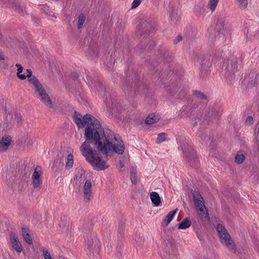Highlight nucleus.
Wrapping results in <instances>:
<instances>
[{
	"label": "nucleus",
	"mask_w": 259,
	"mask_h": 259,
	"mask_svg": "<svg viewBox=\"0 0 259 259\" xmlns=\"http://www.w3.org/2000/svg\"><path fill=\"white\" fill-rule=\"evenodd\" d=\"M74 121L79 128L87 125L84 136L88 141L82 144L80 150L82 155L95 170H104L109 165L99 156L97 151L93 150L89 142L93 143L99 152L106 155L111 152L118 154L123 153L125 146L121 138L109 129L103 128L99 121L92 115L87 114L82 117L75 113Z\"/></svg>",
	"instance_id": "1"
},
{
	"label": "nucleus",
	"mask_w": 259,
	"mask_h": 259,
	"mask_svg": "<svg viewBox=\"0 0 259 259\" xmlns=\"http://www.w3.org/2000/svg\"><path fill=\"white\" fill-rule=\"evenodd\" d=\"M16 66L17 67L18 78L21 80H25L28 78V81L32 85L34 96L46 106L51 108L52 102L49 95L39 80L35 76L32 75V71L30 69H26V73L21 74L23 71V67L18 63L16 64Z\"/></svg>",
	"instance_id": "2"
},
{
	"label": "nucleus",
	"mask_w": 259,
	"mask_h": 259,
	"mask_svg": "<svg viewBox=\"0 0 259 259\" xmlns=\"http://www.w3.org/2000/svg\"><path fill=\"white\" fill-rule=\"evenodd\" d=\"M217 230L222 243L229 249H235L234 241L225 227L221 224H218L217 226Z\"/></svg>",
	"instance_id": "3"
},
{
	"label": "nucleus",
	"mask_w": 259,
	"mask_h": 259,
	"mask_svg": "<svg viewBox=\"0 0 259 259\" xmlns=\"http://www.w3.org/2000/svg\"><path fill=\"white\" fill-rule=\"evenodd\" d=\"M193 197L195 206L198 214L200 215H207L208 214L207 210L205 207L204 200L201 195L198 192H194L193 193Z\"/></svg>",
	"instance_id": "4"
},
{
	"label": "nucleus",
	"mask_w": 259,
	"mask_h": 259,
	"mask_svg": "<svg viewBox=\"0 0 259 259\" xmlns=\"http://www.w3.org/2000/svg\"><path fill=\"white\" fill-rule=\"evenodd\" d=\"M42 172L41 168L37 166L31 176L32 185L34 189L39 190L41 188L42 180L41 179Z\"/></svg>",
	"instance_id": "5"
},
{
	"label": "nucleus",
	"mask_w": 259,
	"mask_h": 259,
	"mask_svg": "<svg viewBox=\"0 0 259 259\" xmlns=\"http://www.w3.org/2000/svg\"><path fill=\"white\" fill-rule=\"evenodd\" d=\"M226 73H234L238 69L237 58L231 56L224 63Z\"/></svg>",
	"instance_id": "6"
},
{
	"label": "nucleus",
	"mask_w": 259,
	"mask_h": 259,
	"mask_svg": "<svg viewBox=\"0 0 259 259\" xmlns=\"http://www.w3.org/2000/svg\"><path fill=\"white\" fill-rule=\"evenodd\" d=\"M10 241L13 248L18 253L21 252L23 250L22 245L19 239L15 234H10Z\"/></svg>",
	"instance_id": "7"
},
{
	"label": "nucleus",
	"mask_w": 259,
	"mask_h": 259,
	"mask_svg": "<svg viewBox=\"0 0 259 259\" xmlns=\"http://www.w3.org/2000/svg\"><path fill=\"white\" fill-rule=\"evenodd\" d=\"M246 80L252 87L259 82V70H252L246 77Z\"/></svg>",
	"instance_id": "8"
},
{
	"label": "nucleus",
	"mask_w": 259,
	"mask_h": 259,
	"mask_svg": "<svg viewBox=\"0 0 259 259\" xmlns=\"http://www.w3.org/2000/svg\"><path fill=\"white\" fill-rule=\"evenodd\" d=\"M92 183L90 180H87L83 186V197L85 201H90L92 194Z\"/></svg>",
	"instance_id": "9"
},
{
	"label": "nucleus",
	"mask_w": 259,
	"mask_h": 259,
	"mask_svg": "<svg viewBox=\"0 0 259 259\" xmlns=\"http://www.w3.org/2000/svg\"><path fill=\"white\" fill-rule=\"evenodd\" d=\"M11 136L9 135L4 136L0 140V152L7 150L11 144Z\"/></svg>",
	"instance_id": "10"
},
{
	"label": "nucleus",
	"mask_w": 259,
	"mask_h": 259,
	"mask_svg": "<svg viewBox=\"0 0 259 259\" xmlns=\"http://www.w3.org/2000/svg\"><path fill=\"white\" fill-rule=\"evenodd\" d=\"M4 116L5 127L7 129L12 128L13 127V114L6 111Z\"/></svg>",
	"instance_id": "11"
},
{
	"label": "nucleus",
	"mask_w": 259,
	"mask_h": 259,
	"mask_svg": "<svg viewBox=\"0 0 259 259\" xmlns=\"http://www.w3.org/2000/svg\"><path fill=\"white\" fill-rule=\"evenodd\" d=\"M150 199L152 204L155 206H158L161 204V199L159 194L155 192H152L150 194Z\"/></svg>",
	"instance_id": "12"
},
{
	"label": "nucleus",
	"mask_w": 259,
	"mask_h": 259,
	"mask_svg": "<svg viewBox=\"0 0 259 259\" xmlns=\"http://www.w3.org/2000/svg\"><path fill=\"white\" fill-rule=\"evenodd\" d=\"M178 209L176 208L172 211H170L165 217L163 220L162 224L165 226H167L171 221L176 213L178 211Z\"/></svg>",
	"instance_id": "13"
},
{
	"label": "nucleus",
	"mask_w": 259,
	"mask_h": 259,
	"mask_svg": "<svg viewBox=\"0 0 259 259\" xmlns=\"http://www.w3.org/2000/svg\"><path fill=\"white\" fill-rule=\"evenodd\" d=\"M22 236L25 241L29 244L32 243V239L29 233V230L26 228H22Z\"/></svg>",
	"instance_id": "14"
},
{
	"label": "nucleus",
	"mask_w": 259,
	"mask_h": 259,
	"mask_svg": "<svg viewBox=\"0 0 259 259\" xmlns=\"http://www.w3.org/2000/svg\"><path fill=\"white\" fill-rule=\"evenodd\" d=\"M245 158V152L242 151H239L235 157V162L237 164L243 163Z\"/></svg>",
	"instance_id": "15"
},
{
	"label": "nucleus",
	"mask_w": 259,
	"mask_h": 259,
	"mask_svg": "<svg viewBox=\"0 0 259 259\" xmlns=\"http://www.w3.org/2000/svg\"><path fill=\"white\" fill-rule=\"evenodd\" d=\"M13 127L18 126L22 123V117L21 115L18 113H15L13 114Z\"/></svg>",
	"instance_id": "16"
},
{
	"label": "nucleus",
	"mask_w": 259,
	"mask_h": 259,
	"mask_svg": "<svg viewBox=\"0 0 259 259\" xmlns=\"http://www.w3.org/2000/svg\"><path fill=\"white\" fill-rule=\"evenodd\" d=\"M159 120L158 116L153 114L149 115L145 119V122L147 124H151L157 122Z\"/></svg>",
	"instance_id": "17"
},
{
	"label": "nucleus",
	"mask_w": 259,
	"mask_h": 259,
	"mask_svg": "<svg viewBox=\"0 0 259 259\" xmlns=\"http://www.w3.org/2000/svg\"><path fill=\"white\" fill-rule=\"evenodd\" d=\"M191 224V221L188 218H185L179 224L178 229H186L189 228Z\"/></svg>",
	"instance_id": "18"
},
{
	"label": "nucleus",
	"mask_w": 259,
	"mask_h": 259,
	"mask_svg": "<svg viewBox=\"0 0 259 259\" xmlns=\"http://www.w3.org/2000/svg\"><path fill=\"white\" fill-rule=\"evenodd\" d=\"M10 7L13 10L19 13L23 12V10L25 9V7L24 6H22L19 4H17L14 2H12L11 3Z\"/></svg>",
	"instance_id": "19"
},
{
	"label": "nucleus",
	"mask_w": 259,
	"mask_h": 259,
	"mask_svg": "<svg viewBox=\"0 0 259 259\" xmlns=\"http://www.w3.org/2000/svg\"><path fill=\"white\" fill-rule=\"evenodd\" d=\"M73 156L72 154H69L66 158L65 167L66 169L71 168L73 164Z\"/></svg>",
	"instance_id": "20"
},
{
	"label": "nucleus",
	"mask_w": 259,
	"mask_h": 259,
	"mask_svg": "<svg viewBox=\"0 0 259 259\" xmlns=\"http://www.w3.org/2000/svg\"><path fill=\"white\" fill-rule=\"evenodd\" d=\"M136 175L137 168L136 167L132 166L131 169V180L133 184H136L137 182Z\"/></svg>",
	"instance_id": "21"
},
{
	"label": "nucleus",
	"mask_w": 259,
	"mask_h": 259,
	"mask_svg": "<svg viewBox=\"0 0 259 259\" xmlns=\"http://www.w3.org/2000/svg\"><path fill=\"white\" fill-rule=\"evenodd\" d=\"M167 140V135L165 133H160L158 135L156 142L159 144Z\"/></svg>",
	"instance_id": "22"
},
{
	"label": "nucleus",
	"mask_w": 259,
	"mask_h": 259,
	"mask_svg": "<svg viewBox=\"0 0 259 259\" xmlns=\"http://www.w3.org/2000/svg\"><path fill=\"white\" fill-rule=\"evenodd\" d=\"M219 0H209L208 6L210 10L212 12L215 10L219 3Z\"/></svg>",
	"instance_id": "23"
},
{
	"label": "nucleus",
	"mask_w": 259,
	"mask_h": 259,
	"mask_svg": "<svg viewBox=\"0 0 259 259\" xmlns=\"http://www.w3.org/2000/svg\"><path fill=\"white\" fill-rule=\"evenodd\" d=\"M241 9H244L247 8L248 6V0H236Z\"/></svg>",
	"instance_id": "24"
},
{
	"label": "nucleus",
	"mask_w": 259,
	"mask_h": 259,
	"mask_svg": "<svg viewBox=\"0 0 259 259\" xmlns=\"http://www.w3.org/2000/svg\"><path fill=\"white\" fill-rule=\"evenodd\" d=\"M42 252L44 259H52L51 256V253L47 248H43L42 249Z\"/></svg>",
	"instance_id": "25"
},
{
	"label": "nucleus",
	"mask_w": 259,
	"mask_h": 259,
	"mask_svg": "<svg viewBox=\"0 0 259 259\" xmlns=\"http://www.w3.org/2000/svg\"><path fill=\"white\" fill-rule=\"evenodd\" d=\"M85 17L84 16L81 15H80L78 18L77 27L78 29L81 28L85 21Z\"/></svg>",
	"instance_id": "26"
},
{
	"label": "nucleus",
	"mask_w": 259,
	"mask_h": 259,
	"mask_svg": "<svg viewBox=\"0 0 259 259\" xmlns=\"http://www.w3.org/2000/svg\"><path fill=\"white\" fill-rule=\"evenodd\" d=\"M183 152H184V155L186 156V157H188V159H191V158H194L195 157V152L193 150H191L190 152V156H188V154L187 153V151H184L183 149Z\"/></svg>",
	"instance_id": "27"
},
{
	"label": "nucleus",
	"mask_w": 259,
	"mask_h": 259,
	"mask_svg": "<svg viewBox=\"0 0 259 259\" xmlns=\"http://www.w3.org/2000/svg\"><path fill=\"white\" fill-rule=\"evenodd\" d=\"M193 94L196 97L200 98V99H203L205 97L204 95L202 93H201L200 92H199V91H194Z\"/></svg>",
	"instance_id": "28"
},
{
	"label": "nucleus",
	"mask_w": 259,
	"mask_h": 259,
	"mask_svg": "<svg viewBox=\"0 0 259 259\" xmlns=\"http://www.w3.org/2000/svg\"><path fill=\"white\" fill-rule=\"evenodd\" d=\"M117 166L118 168L119 169V170L121 171L122 169L124 166V161L121 160H119V162H118V164L117 165Z\"/></svg>",
	"instance_id": "29"
},
{
	"label": "nucleus",
	"mask_w": 259,
	"mask_h": 259,
	"mask_svg": "<svg viewBox=\"0 0 259 259\" xmlns=\"http://www.w3.org/2000/svg\"><path fill=\"white\" fill-rule=\"evenodd\" d=\"M141 2V0H134L132 3V8L133 9L137 8L140 4Z\"/></svg>",
	"instance_id": "30"
},
{
	"label": "nucleus",
	"mask_w": 259,
	"mask_h": 259,
	"mask_svg": "<svg viewBox=\"0 0 259 259\" xmlns=\"http://www.w3.org/2000/svg\"><path fill=\"white\" fill-rule=\"evenodd\" d=\"M253 121H254L253 118L251 116H248L245 120V122L247 124H252L253 122Z\"/></svg>",
	"instance_id": "31"
},
{
	"label": "nucleus",
	"mask_w": 259,
	"mask_h": 259,
	"mask_svg": "<svg viewBox=\"0 0 259 259\" xmlns=\"http://www.w3.org/2000/svg\"><path fill=\"white\" fill-rule=\"evenodd\" d=\"M182 39V37L181 35H178L175 39H174V43L177 44L180 41H181Z\"/></svg>",
	"instance_id": "32"
},
{
	"label": "nucleus",
	"mask_w": 259,
	"mask_h": 259,
	"mask_svg": "<svg viewBox=\"0 0 259 259\" xmlns=\"http://www.w3.org/2000/svg\"><path fill=\"white\" fill-rule=\"evenodd\" d=\"M0 59L1 60L4 59V56L3 54H2V53L1 52H0Z\"/></svg>",
	"instance_id": "33"
},
{
	"label": "nucleus",
	"mask_w": 259,
	"mask_h": 259,
	"mask_svg": "<svg viewBox=\"0 0 259 259\" xmlns=\"http://www.w3.org/2000/svg\"><path fill=\"white\" fill-rule=\"evenodd\" d=\"M59 259H64V258L61 256H60Z\"/></svg>",
	"instance_id": "34"
},
{
	"label": "nucleus",
	"mask_w": 259,
	"mask_h": 259,
	"mask_svg": "<svg viewBox=\"0 0 259 259\" xmlns=\"http://www.w3.org/2000/svg\"><path fill=\"white\" fill-rule=\"evenodd\" d=\"M194 124L195 125H196V124H197V122H195Z\"/></svg>",
	"instance_id": "35"
}]
</instances>
